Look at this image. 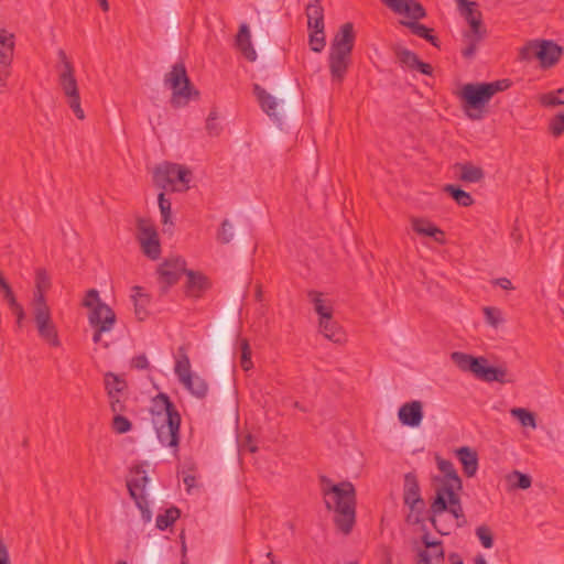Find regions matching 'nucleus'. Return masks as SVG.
Here are the masks:
<instances>
[{
	"mask_svg": "<svg viewBox=\"0 0 564 564\" xmlns=\"http://www.w3.org/2000/svg\"><path fill=\"white\" fill-rule=\"evenodd\" d=\"M327 510H334V522L344 534H349L356 522V489L350 481L334 484L327 476L318 477Z\"/></svg>",
	"mask_w": 564,
	"mask_h": 564,
	"instance_id": "f257e3e1",
	"label": "nucleus"
},
{
	"mask_svg": "<svg viewBox=\"0 0 564 564\" xmlns=\"http://www.w3.org/2000/svg\"><path fill=\"white\" fill-rule=\"evenodd\" d=\"M150 411L161 444L177 449L180 444L181 415L170 397L163 392L159 393L153 399Z\"/></svg>",
	"mask_w": 564,
	"mask_h": 564,
	"instance_id": "f03ea898",
	"label": "nucleus"
},
{
	"mask_svg": "<svg viewBox=\"0 0 564 564\" xmlns=\"http://www.w3.org/2000/svg\"><path fill=\"white\" fill-rule=\"evenodd\" d=\"M356 34L351 22L344 23L330 43L328 66L333 82L341 83L350 65Z\"/></svg>",
	"mask_w": 564,
	"mask_h": 564,
	"instance_id": "7ed1b4c3",
	"label": "nucleus"
},
{
	"mask_svg": "<svg viewBox=\"0 0 564 564\" xmlns=\"http://www.w3.org/2000/svg\"><path fill=\"white\" fill-rule=\"evenodd\" d=\"M452 361L465 372H471L485 382L513 383L514 378L506 366H489L485 357H474L462 351L451 354Z\"/></svg>",
	"mask_w": 564,
	"mask_h": 564,
	"instance_id": "20e7f679",
	"label": "nucleus"
},
{
	"mask_svg": "<svg viewBox=\"0 0 564 564\" xmlns=\"http://www.w3.org/2000/svg\"><path fill=\"white\" fill-rule=\"evenodd\" d=\"M455 490L456 489H453L452 486H438L430 506V521L434 529L441 534H446V532L438 528L436 521L437 514L446 511L449 512L457 520V527L459 528L467 523L460 498Z\"/></svg>",
	"mask_w": 564,
	"mask_h": 564,
	"instance_id": "39448f33",
	"label": "nucleus"
},
{
	"mask_svg": "<svg viewBox=\"0 0 564 564\" xmlns=\"http://www.w3.org/2000/svg\"><path fill=\"white\" fill-rule=\"evenodd\" d=\"M164 83L172 89L171 105L174 108L185 107L191 99H198L199 91L192 85L184 63H176L165 74Z\"/></svg>",
	"mask_w": 564,
	"mask_h": 564,
	"instance_id": "423d86ee",
	"label": "nucleus"
},
{
	"mask_svg": "<svg viewBox=\"0 0 564 564\" xmlns=\"http://www.w3.org/2000/svg\"><path fill=\"white\" fill-rule=\"evenodd\" d=\"M192 172L177 163L164 162L153 173L154 184L162 189L186 192L189 188Z\"/></svg>",
	"mask_w": 564,
	"mask_h": 564,
	"instance_id": "0eeeda50",
	"label": "nucleus"
},
{
	"mask_svg": "<svg viewBox=\"0 0 564 564\" xmlns=\"http://www.w3.org/2000/svg\"><path fill=\"white\" fill-rule=\"evenodd\" d=\"M253 94L261 107V109L269 117H276L278 107L291 110L294 107V93L291 84L283 82L276 91V97L269 94L259 84L253 85Z\"/></svg>",
	"mask_w": 564,
	"mask_h": 564,
	"instance_id": "6e6552de",
	"label": "nucleus"
},
{
	"mask_svg": "<svg viewBox=\"0 0 564 564\" xmlns=\"http://www.w3.org/2000/svg\"><path fill=\"white\" fill-rule=\"evenodd\" d=\"M403 503L410 509L405 521L410 524H419L424 521L425 501L421 495V487L414 471L406 473L403 481Z\"/></svg>",
	"mask_w": 564,
	"mask_h": 564,
	"instance_id": "1a4fd4ad",
	"label": "nucleus"
},
{
	"mask_svg": "<svg viewBox=\"0 0 564 564\" xmlns=\"http://www.w3.org/2000/svg\"><path fill=\"white\" fill-rule=\"evenodd\" d=\"M466 115L473 120L484 117L482 109L490 101L491 96L484 83H470L463 86L459 94Z\"/></svg>",
	"mask_w": 564,
	"mask_h": 564,
	"instance_id": "9d476101",
	"label": "nucleus"
},
{
	"mask_svg": "<svg viewBox=\"0 0 564 564\" xmlns=\"http://www.w3.org/2000/svg\"><path fill=\"white\" fill-rule=\"evenodd\" d=\"M459 12L470 25V30L464 33L466 47L463 48L462 55L466 59H471L476 54L478 43L486 34V30L482 28L481 12L477 10V6H467Z\"/></svg>",
	"mask_w": 564,
	"mask_h": 564,
	"instance_id": "9b49d317",
	"label": "nucleus"
},
{
	"mask_svg": "<svg viewBox=\"0 0 564 564\" xmlns=\"http://www.w3.org/2000/svg\"><path fill=\"white\" fill-rule=\"evenodd\" d=\"M522 58L535 57L542 67L554 66L563 55V47L551 40L532 41L521 48Z\"/></svg>",
	"mask_w": 564,
	"mask_h": 564,
	"instance_id": "f8f14e48",
	"label": "nucleus"
},
{
	"mask_svg": "<svg viewBox=\"0 0 564 564\" xmlns=\"http://www.w3.org/2000/svg\"><path fill=\"white\" fill-rule=\"evenodd\" d=\"M235 307L228 305L221 318L216 323L215 333L213 336V350L218 362L227 366L229 358V333Z\"/></svg>",
	"mask_w": 564,
	"mask_h": 564,
	"instance_id": "ddd939ff",
	"label": "nucleus"
},
{
	"mask_svg": "<svg viewBox=\"0 0 564 564\" xmlns=\"http://www.w3.org/2000/svg\"><path fill=\"white\" fill-rule=\"evenodd\" d=\"M158 280L160 284V294L164 295L170 288L178 282L183 274H186V261L181 257L166 258L158 267Z\"/></svg>",
	"mask_w": 564,
	"mask_h": 564,
	"instance_id": "4468645a",
	"label": "nucleus"
},
{
	"mask_svg": "<svg viewBox=\"0 0 564 564\" xmlns=\"http://www.w3.org/2000/svg\"><path fill=\"white\" fill-rule=\"evenodd\" d=\"M33 316L39 336L50 346L59 347L61 340L58 338L57 328L52 321L51 310L48 305H43L41 299L39 306H33Z\"/></svg>",
	"mask_w": 564,
	"mask_h": 564,
	"instance_id": "2eb2a0df",
	"label": "nucleus"
},
{
	"mask_svg": "<svg viewBox=\"0 0 564 564\" xmlns=\"http://www.w3.org/2000/svg\"><path fill=\"white\" fill-rule=\"evenodd\" d=\"M14 55V35L6 29H0V93L7 88L11 76Z\"/></svg>",
	"mask_w": 564,
	"mask_h": 564,
	"instance_id": "dca6fc26",
	"label": "nucleus"
},
{
	"mask_svg": "<svg viewBox=\"0 0 564 564\" xmlns=\"http://www.w3.org/2000/svg\"><path fill=\"white\" fill-rule=\"evenodd\" d=\"M132 471L135 474V477L127 480L129 495L134 500L142 514L147 516L149 519V502L144 495L145 487L149 482V477L145 475V470L142 468V465H137Z\"/></svg>",
	"mask_w": 564,
	"mask_h": 564,
	"instance_id": "f3484780",
	"label": "nucleus"
},
{
	"mask_svg": "<svg viewBox=\"0 0 564 564\" xmlns=\"http://www.w3.org/2000/svg\"><path fill=\"white\" fill-rule=\"evenodd\" d=\"M116 321V313L110 306H99L93 314H88L89 325L95 329L93 341L98 344L101 340V334L110 332Z\"/></svg>",
	"mask_w": 564,
	"mask_h": 564,
	"instance_id": "a211bd4d",
	"label": "nucleus"
},
{
	"mask_svg": "<svg viewBox=\"0 0 564 564\" xmlns=\"http://www.w3.org/2000/svg\"><path fill=\"white\" fill-rule=\"evenodd\" d=\"M138 240L142 252L151 260H158L161 256V245L156 229L147 225L143 220L138 224Z\"/></svg>",
	"mask_w": 564,
	"mask_h": 564,
	"instance_id": "6ab92c4d",
	"label": "nucleus"
},
{
	"mask_svg": "<svg viewBox=\"0 0 564 564\" xmlns=\"http://www.w3.org/2000/svg\"><path fill=\"white\" fill-rule=\"evenodd\" d=\"M382 2L393 12L404 14L412 21H419L426 17V10L415 0H382Z\"/></svg>",
	"mask_w": 564,
	"mask_h": 564,
	"instance_id": "aec40b11",
	"label": "nucleus"
},
{
	"mask_svg": "<svg viewBox=\"0 0 564 564\" xmlns=\"http://www.w3.org/2000/svg\"><path fill=\"white\" fill-rule=\"evenodd\" d=\"M423 404L419 400L410 401L400 406L398 417L402 425L417 427L423 420Z\"/></svg>",
	"mask_w": 564,
	"mask_h": 564,
	"instance_id": "412c9836",
	"label": "nucleus"
},
{
	"mask_svg": "<svg viewBox=\"0 0 564 564\" xmlns=\"http://www.w3.org/2000/svg\"><path fill=\"white\" fill-rule=\"evenodd\" d=\"M186 275L185 293L187 296L200 297L210 288L208 278L203 273L187 270Z\"/></svg>",
	"mask_w": 564,
	"mask_h": 564,
	"instance_id": "4be33fe9",
	"label": "nucleus"
},
{
	"mask_svg": "<svg viewBox=\"0 0 564 564\" xmlns=\"http://www.w3.org/2000/svg\"><path fill=\"white\" fill-rule=\"evenodd\" d=\"M412 229L420 236L432 237L438 243H444V231L426 218L413 217Z\"/></svg>",
	"mask_w": 564,
	"mask_h": 564,
	"instance_id": "5701e85b",
	"label": "nucleus"
},
{
	"mask_svg": "<svg viewBox=\"0 0 564 564\" xmlns=\"http://www.w3.org/2000/svg\"><path fill=\"white\" fill-rule=\"evenodd\" d=\"M435 459L437 468L444 474V479L442 480L441 486H452L453 489L460 490L463 482L454 467V464L438 455H436Z\"/></svg>",
	"mask_w": 564,
	"mask_h": 564,
	"instance_id": "b1692460",
	"label": "nucleus"
},
{
	"mask_svg": "<svg viewBox=\"0 0 564 564\" xmlns=\"http://www.w3.org/2000/svg\"><path fill=\"white\" fill-rule=\"evenodd\" d=\"M456 456L463 466L465 476L474 477L478 469L477 453L468 446H463L456 451Z\"/></svg>",
	"mask_w": 564,
	"mask_h": 564,
	"instance_id": "393cba45",
	"label": "nucleus"
},
{
	"mask_svg": "<svg viewBox=\"0 0 564 564\" xmlns=\"http://www.w3.org/2000/svg\"><path fill=\"white\" fill-rule=\"evenodd\" d=\"M308 30H324V8L321 0H311L305 8Z\"/></svg>",
	"mask_w": 564,
	"mask_h": 564,
	"instance_id": "a878e982",
	"label": "nucleus"
},
{
	"mask_svg": "<svg viewBox=\"0 0 564 564\" xmlns=\"http://www.w3.org/2000/svg\"><path fill=\"white\" fill-rule=\"evenodd\" d=\"M236 45L241 54L249 61L257 59V53L251 43L250 31L247 24H241L236 36Z\"/></svg>",
	"mask_w": 564,
	"mask_h": 564,
	"instance_id": "bb28decb",
	"label": "nucleus"
},
{
	"mask_svg": "<svg viewBox=\"0 0 564 564\" xmlns=\"http://www.w3.org/2000/svg\"><path fill=\"white\" fill-rule=\"evenodd\" d=\"M51 280L45 269H37L35 273V288L36 291L33 294V306H39L40 299L43 305L46 304L44 293L50 289Z\"/></svg>",
	"mask_w": 564,
	"mask_h": 564,
	"instance_id": "cd10ccee",
	"label": "nucleus"
},
{
	"mask_svg": "<svg viewBox=\"0 0 564 564\" xmlns=\"http://www.w3.org/2000/svg\"><path fill=\"white\" fill-rule=\"evenodd\" d=\"M319 330L321 333L327 338L328 340L339 344L343 343L345 339V335L341 330V327L338 325V323L333 318V315H330L329 318H327L326 323L324 321H318Z\"/></svg>",
	"mask_w": 564,
	"mask_h": 564,
	"instance_id": "c85d7f7f",
	"label": "nucleus"
},
{
	"mask_svg": "<svg viewBox=\"0 0 564 564\" xmlns=\"http://www.w3.org/2000/svg\"><path fill=\"white\" fill-rule=\"evenodd\" d=\"M74 73V67L66 65V69H62L58 76L59 85L66 97L79 94Z\"/></svg>",
	"mask_w": 564,
	"mask_h": 564,
	"instance_id": "c756f323",
	"label": "nucleus"
},
{
	"mask_svg": "<svg viewBox=\"0 0 564 564\" xmlns=\"http://www.w3.org/2000/svg\"><path fill=\"white\" fill-rule=\"evenodd\" d=\"M182 384L197 399H204L208 393V384L197 375L186 376Z\"/></svg>",
	"mask_w": 564,
	"mask_h": 564,
	"instance_id": "7c9ffc66",
	"label": "nucleus"
},
{
	"mask_svg": "<svg viewBox=\"0 0 564 564\" xmlns=\"http://www.w3.org/2000/svg\"><path fill=\"white\" fill-rule=\"evenodd\" d=\"M456 167L459 169V180L467 183H478L484 180L485 173L481 167L471 164L470 162L458 163Z\"/></svg>",
	"mask_w": 564,
	"mask_h": 564,
	"instance_id": "2f4dec72",
	"label": "nucleus"
},
{
	"mask_svg": "<svg viewBox=\"0 0 564 564\" xmlns=\"http://www.w3.org/2000/svg\"><path fill=\"white\" fill-rule=\"evenodd\" d=\"M401 23L409 28L414 35L426 40L435 47L440 46V41L435 35L432 34V29L422 23H419L417 21H403Z\"/></svg>",
	"mask_w": 564,
	"mask_h": 564,
	"instance_id": "473e14b6",
	"label": "nucleus"
},
{
	"mask_svg": "<svg viewBox=\"0 0 564 564\" xmlns=\"http://www.w3.org/2000/svg\"><path fill=\"white\" fill-rule=\"evenodd\" d=\"M131 297L134 302V313L137 318L139 321L145 319L148 316V311L145 307L150 302L149 295L143 293V289L141 286H134Z\"/></svg>",
	"mask_w": 564,
	"mask_h": 564,
	"instance_id": "72a5a7b5",
	"label": "nucleus"
},
{
	"mask_svg": "<svg viewBox=\"0 0 564 564\" xmlns=\"http://www.w3.org/2000/svg\"><path fill=\"white\" fill-rule=\"evenodd\" d=\"M308 297L314 305V311L318 314L319 321H324L326 323L327 318L333 315V307L327 305L322 297V293L317 291H310Z\"/></svg>",
	"mask_w": 564,
	"mask_h": 564,
	"instance_id": "f704fd0d",
	"label": "nucleus"
},
{
	"mask_svg": "<svg viewBox=\"0 0 564 564\" xmlns=\"http://www.w3.org/2000/svg\"><path fill=\"white\" fill-rule=\"evenodd\" d=\"M444 192L447 193L459 206L469 207L474 204L471 195L458 185L447 184L444 186Z\"/></svg>",
	"mask_w": 564,
	"mask_h": 564,
	"instance_id": "c9c22d12",
	"label": "nucleus"
},
{
	"mask_svg": "<svg viewBox=\"0 0 564 564\" xmlns=\"http://www.w3.org/2000/svg\"><path fill=\"white\" fill-rule=\"evenodd\" d=\"M174 371L181 383L185 380L186 376L193 375L191 371V361L184 346L178 348V358L176 359Z\"/></svg>",
	"mask_w": 564,
	"mask_h": 564,
	"instance_id": "e433bc0d",
	"label": "nucleus"
},
{
	"mask_svg": "<svg viewBox=\"0 0 564 564\" xmlns=\"http://www.w3.org/2000/svg\"><path fill=\"white\" fill-rule=\"evenodd\" d=\"M393 52L402 67H406L412 70L414 69L419 61L417 54L399 45L393 47Z\"/></svg>",
	"mask_w": 564,
	"mask_h": 564,
	"instance_id": "4c0bfd02",
	"label": "nucleus"
},
{
	"mask_svg": "<svg viewBox=\"0 0 564 564\" xmlns=\"http://www.w3.org/2000/svg\"><path fill=\"white\" fill-rule=\"evenodd\" d=\"M128 388L127 381L113 372L105 375V389L107 394L121 393Z\"/></svg>",
	"mask_w": 564,
	"mask_h": 564,
	"instance_id": "58836bf2",
	"label": "nucleus"
},
{
	"mask_svg": "<svg viewBox=\"0 0 564 564\" xmlns=\"http://www.w3.org/2000/svg\"><path fill=\"white\" fill-rule=\"evenodd\" d=\"M238 349L240 351V358H239L240 367L245 371H249L250 369L253 368V362L251 360L252 352H251V347H250L249 340L247 338H239Z\"/></svg>",
	"mask_w": 564,
	"mask_h": 564,
	"instance_id": "ea45409f",
	"label": "nucleus"
},
{
	"mask_svg": "<svg viewBox=\"0 0 564 564\" xmlns=\"http://www.w3.org/2000/svg\"><path fill=\"white\" fill-rule=\"evenodd\" d=\"M181 516V511L176 507H171L164 511V513L156 517V528L159 530H165L171 527Z\"/></svg>",
	"mask_w": 564,
	"mask_h": 564,
	"instance_id": "a19ab883",
	"label": "nucleus"
},
{
	"mask_svg": "<svg viewBox=\"0 0 564 564\" xmlns=\"http://www.w3.org/2000/svg\"><path fill=\"white\" fill-rule=\"evenodd\" d=\"M507 480L513 489H528L531 487L532 479L529 475L519 470H513L507 476Z\"/></svg>",
	"mask_w": 564,
	"mask_h": 564,
	"instance_id": "79ce46f5",
	"label": "nucleus"
},
{
	"mask_svg": "<svg viewBox=\"0 0 564 564\" xmlns=\"http://www.w3.org/2000/svg\"><path fill=\"white\" fill-rule=\"evenodd\" d=\"M539 101L544 107H555L564 105V88L550 91L540 96Z\"/></svg>",
	"mask_w": 564,
	"mask_h": 564,
	"instance_id": "37998d69",
	"label": "nucleus"
},
{
	"mask_svg": "<svg viewBox=\"0 0 564 564\" xmlns=\"http://www.w3.org/2000/svg\"><path fill=\"white\" fill-rule=\"evenodd\" d=\"M83 306L89 308V314H93L99 306H108L100 300L99 292L96 289H90L86 292L83 300Z\"/></svg>",
	"mask_w": 564,
	"mask_h": 564,
	"instance_id": "c03bdc74",
	"label": "nucleus"
},
{
	"mask_svg": "<svg viewBox=\"0 0 564 564\" xmlns=\"http://www.w3.org/2000/svg\"><path fill=\"white\" fill-rule=\"evenodd\" d=\"M308 44L313 52L321 53L326 45V37L324 30H310Z\"/></svg>",
	"mask_w": 564,
	"mask_h": 564,
	"instance_id": "a18cd8bd",
	"label": "nucleus"
},
{
	"mask_svg": "<svg viewBox=\"0 0 564 564\" xmlns=\"http://www.w3.org/2000/svg\"><path fill=\"white\" fill-rule=\"evenodd\" d=\"M511 415L517 417L522 426L535 427V415L527 409L514 408L511 410Z\"/></svg>",
	"mask_w": 564,
	"mask_h": 564,
	"instance_id": "49530a36",
	"label": "nucleus"
},
{
	"mask_svg": "<svg viewBox=\"0 0 564 564\" xmlns=\"http://www.w3.org/2000/svg\"><path fill=\"white\" fill-rule=\"evenodd\" d=\"M158 200H159V208H160L161 216H162V223L164 225H172V221H171V206H172L171 200L165 197L164 193H160L159 194Z\"/></svg>",
	"mask_w": 564,
	"mask_h": 564,
	"instance_id": "de8ad7c7",
	"label": "nucleus"
},
{
	"mask_svg": "<svg viewBox=\"0 0 564 564\" xmlns=\"http://www.w3.org/2000/svg\"><path fill=\"white\" fill-rule=\"evenodd\" d=\"M111 427L117 434H124L132 429V424L126 416L117 414L112 419Z\"/></svg>",
	"mask_w": 564,
	"mask_h": 564,
	"instance_id": "09e8293b",
	"label": "nucleus"
},
{
	"mask_svg": "<svg viewBox=\"0 0 564 564\" xmlns=\"http://www.w3.org/2000/svg\"><path fill=\"white\" fill-rule=\"evenodd\" d=\"M549 130L555 138L561 137L564 133V113L560 112L555 115L549 123Z\"/></svg>",
	"mask_w": 564,
	"mask_h": 564,
	"instance_id": "8fccbe9b",
	"label": "nucleus"
},
{
	"mask_svg": "<svg viewBox=\"0 0 564 564\" xmlns=\"http://www.w3.org/2000/svg\"><path fill=\"white\" fill-rule=\"evenodd\" d=\"M476 535L478 536L481 545L486 549L494 546V535L491 530L487 525H480L476 529Z\"/></svg>",
	"mask_w": 564,
	"mask_h": 564,
	"instance_id": "3c124183",
	"label": "nucleus"
},
{
	"mask_svg": "<svg viewBox=\"0 0 564 564\" xmlns=\"http://www.w3.org/2000/svg\"><path fill=\"white\" fill-rule=\"evenodd\" d=\"M221 243H229L234 239V226L229 220L225 219L217 236Z\"/></svg>",
	"mask_w": 564,
	"mask_h": 564,
	"instance_id": "603ef678",
	"label": "nucleus"
},
{
	"mask_svg": "<svg viewBox=\"0 0 564 564\" xmlns=\"http://www.w3.org/2000/svg\"><path fill=\"white\" fill-rule=\"evenodd\" d=\"M484 84L486 85L487 90L492 97L495 94L499 91L507 90L511 86V80L506 78Z\"/></svg>",
	"mask_w": 564,
	"mask_h": 564,
	"instance_id": "864d4df0",
	"label": "nucleus"
},
{
	"mask_svg": "<svg viewBox=\"0 0 564 564\" xmlns=\"http://www.w3.org/2000/svg\"><path fill=\"white\" fill-rule=\"evenodd\" d=\"M484 314L486 322L494 327H497L502 321L500 317V311L496 307H484Z\"/></svg>",
	"mask_w": 564,
	"mask_h": 564,
	"instance_id": "5fc2aeb1",
	"label": "nucleus"
},
{
	"mask_svg": "<svg viewBox=\"0 0 564 564\" xmlns=\"http://www.w3.org/2000/svg\"><path fill=\"white\" fill-rule=\"evenodd\" d=\"M67 102L69 108L73 110V112L79 120L85 119L84 110L80 107L79 94L67 97Z\"/></svg>",
	"mask_w": 564,
	"mask_h": 564,
	"instance_id": "6e6d98bb",
	"label": "nucleus"
},
{
	"mask_svg": "<svg viewBox=\"0 0 564 564\" xmlns=\"http://www.w3.org/2000/svg\"><path fill=\"white\" fill-rule=\"evenodd\" d=\"M149 366V360L144 354L138 355L131 360V367L139 370L148 369Z\"/></svg>",
	"mask_w": 564,
	"mask_h": 564,
	"instance_id": "4d7b16f0",
	"label": "nucleus"
},
{
	"mask_svg": "<svg viewBox=\"0 0 564 564\" xmlns=\"http://www.w3.org/2000/svg\"><path fill=\"white\" fill-rule=\"evenodd\" d=\"M431 555V563L432 564H443L444 562V550L442 544L440 546H436L435 549H432Z\"/></svg>",
	"mask_w": 564,
	"mask_h": 564,
	"instance_id": "13d9d810",
	"label": "nucleus"
},
{
	"mask_svg": "<svg viewBox=\"0 0 564 564\" xmlns=\"http://www.w3.org/2000/svg\"><path fill=\"white\" fill-rule=\"evenodd\" d=\"M160 557V550L155 545H150L147 553L148 564H156Z\"/></svg>",
	"mask_w": 564,
	"mask_h": 564,
	"instance_id": "bf43d9fd",
	"label": "nucleus"
},
{
	"mask_svg": "<svg viewBox=\"0 0 564 564\" xmlns=\"http://www.w3.org/2000/svg\"><path fill=\"white\" fill-rule=\"evenodd\" d=\"M240 451L242 452H250L256 453L258 451L257 445L253 443L252 436L248 434L243 441V443L240 445Z\"/></svg>",
	"mask_w": 564,
	"mask_h": 564,
	"instance_id": "052dcab7",
	"label": "nucleus"
},
{
	"mask_svg": "<svg viewBox=\"0 0 564 564\" xmlns=\"http://www.w3.org/2000/svg\"><path fill=\"white\" fill-rule=\"evenodd\" d=\"M413 70H417L423 75H432L433 67L430 64L424 63L419 58L417 64L415 65Z\"/></svg>",
	"mask_w": 564,
	"mask_h": 564,
	"instance_id": "680f3d73",
	"label": "nucleus"
},
{
	"mask_svg": "<svg viewBox=\"0 0 564 564\" xmlns=\"http://www.w3.org/2000/svg\"><path fill=\"white\" fill-rule=\"evenodd\" d=\"M422 543L426 549H435L436 546H440L442 544V541L440 540H431L430 533L426 531L422 536Z\"/></svg>",
	"mask_w": 564,
	"mask_h": 564,
	"instance_id": "e2e57ef3",
	"label": "nucleus"
},
{
	"mask_svg": "<svg viewBox=\"0 0 564 564\" xmlns=\"http://www.w3.org/2000/svg\"><path fill=\"white\" fill-rule=\"evenodd\" d=\"M0 564H11L8 547L2 540H0Z\"/></svg>",
	"mask_w": 564,
	"mask_h": 564,
	"instance_id": "0e129e2a",
	"label": "nucleus"
},
{
	"mask_svg": "<svg viewBox=\"0 0 564 564\" xmlns=\"http://www.w3.org/2000/svg\"><path fill=\"white\" fill-rule=\"evenodd\" d=\"M110 409L117 415L126 411V405L122 400H115L110 402Z\"/></svg>",
	"mask_w": 564,
	"mask_h": 564,
	"instance_id": "69168bd1",
	"label": "nucleus"
},
{
	"mask_svg": "<svg viewBox=\"0 0 564 564\" xmlns=\"http://www.w3.org/2000/svg\"><path fill=\"white\" fill-rule=\"evenodd\" d=\"M206 130L210 135H219L221 127L216 121L209 122L206 120Z\"/></svg>",
	"mask_w": 564,
	"mask_h": 564,
	"instance_id": "338daca9",
	"label": "nucleus"
},
{
	"mask_svg": "<svg viewBox=\"0 0 564 564\" xmlns=\"http://www.w3.org/2000/svg\"><path fill=\"white\" fill-rule=\"evenodd\" d=\"M495 285L500 286L503 290H512V283L508 278H499L492 281Z\"/></svg>",
	"mask_w": 564,
	"mask_h": 564,
	"instance_id": "774afa93",
	"label": "nucleus"
}]
</instances>
